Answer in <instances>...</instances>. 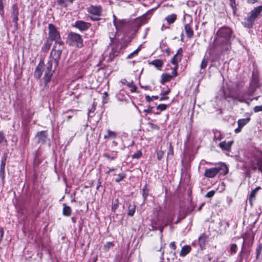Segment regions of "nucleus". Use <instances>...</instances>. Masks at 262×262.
Segmentation results:
<instances>
[{
  "instance_id": "1",
  "label": "nucleus",
  "mask_w": 262,
  "mask_h": 262,
  "mask_svg": "<svg viewBox=\"0 0 262 262\" xmlns=\"http://www.w3.org/2000/svg\"><path fill=\"white\" fill-rule=\"evenodd\" d=\"M232 30L227 27L219 29L213 41V48L220 53L227 51L231 49L230 39Z\"/></svg>"
},
{
  "instance_id": "2",
  "label": "nucleus",
  "mask_w": 262,
  "mask_h": 262,
  "mask_svg": "<svg viewBox=\"0 0 262 262\" xmlns=\"http://www.w3.org/2000/svg\"><path fill=\"white\" fill-rule=\"evenodd\" d=\"M228 171L227 166L225 164H223L217 167L206 168L204 176L208 178H213L215 177L218 173L225 176L228 173Z\"/></svg>"
},
{
  "instance_id": "3",
  "label": "nucleus",
  "mask_w": 262,
  "mask_h": 262,
  "mask_svg": "<svg viewBox=\"0 0 262 262\" xmlns=\"http://www.w3.org/2000/svg\"><path fill=\"white\" fill-rule=\"evenodd\" d=\"M83 42L82 36L80 34L73 32L68 34L66 41L68 45L76 48H82L83 46Z\"/></svg>"
},
{
  "instance_id": "4",
  "label": "nucleus",
  "mask_w": 262,
  "mask_h": 262,
  "mask_svg": "<svg viewBox=\"0 0 262 262\" xmlns=\"http://www.w3.org/2000/svg\"><path fill=\"white\" fill-rule=\"evenodd\" d=\"M49 40L54 41V44H58L59 46H63L64 42L62 40L59 31L56 26L53 24L48 25Z\"/></svg>"
},
{
  "instance_id": "5",
  "label": "nucleus",
  "mask_w": 262,
  "mask_h": 262,
  "mask_svg": "<svg viewBox=\"0 0 262 262\" xmlns=\"http://www.w3.org/2000/svg\"><path fill=\"white\" fill-rule=\"evenodd\" d=\"M88 16L93 21H99L102 16L103 9L101 5H91L86 8Z\"/></svg>"
},
{
  "instance_id": "6",
  "label": "nucleus",
  "mask_w": 262,
  "mask_h": 262,
  "mask_svg": "<svg viewBox=\"0 0 262 262\" xmlns=\"http://www.w3.org/2000/svg\"><path fill=\"white\" fill-rule=\"evenodd\" d=\"M219 92L223 98L228 102H230V99L237 100L240 102H243L244 100V98L238 94L233 95L231 90L228 88L222 87Z\"/></svg>"
},
{
  "instance_id": "7",
  "label": "nucleus",
  "mask_w": 262,
  "mask_h": 262,
  "mask_svg": "<svg viewBox=\"0 0 262 262\" xmlns=\"http://www.w3.org/2000/svg\"><path fill=\"white\" fill-rule=\"evenodd\" d=\"M63 49V46H59L58 44H54L52 49L50 57L52 58L51 60L53 61L55 67L58 65Z\"/></svg>"
},
{
  "instance_id": "8",
  "label": "nucleus",
  "mask_w": 262,
  "mask_h": 262,
  "mask_svg": "<svg viewBox=\"0 0 262 262\" xmlns=\"http://www.w3.org/2000/svg\"><path fill=\"white\" fill-rule=\"evenodd\" d=\"M255 234L253 232L252 229H249L246 231L244 234L241 235V237L243 239L242 248L241 251L244 252V249L245 245L251 246L254 239Z\"/></svg>"
},
{
  "instance_id": "9",
  "label": "nucleus",
  "mask_w": 262,
  "mask_h": 262,
  "mask_svg": "<svg viewBox=\"0 0 262 262\" xmlns=\"http://www.w3.org/2000/svg\"><path fill=\"white\" fill-rule=\"evenodd\" d=\"M250 165L252 169L255 170L257 168L262 173V154H255L252 156L250 161Z\"/></svg>"
},
{
  "instance_id": "10",
  "label": "nucleus",
  "mask_w": 262,
  "mask_h": 262,
  "mask_svg": "<svg viewBox=\"0 0 262 262\" xmlns=\"http://www.w3.org/2000/svg\"><path fill=\"white\" fill-rule=\"evenodd\" d=\"M178 66H174L172 68V75L168 73H163L161 75L160 83L164 84L165 82L170 81L173 77L177 76Z\"/></svg>"
},
{
  "instance_id": "11",
  "label": "nucleus",
  "mask_w": 262,
  "mask_h": 262,
  "mask_svg": "<svg viewBox=\"0 0 262 262\" xmlns=\"http://www.w3.org/2000/svg\"><path fill=\"white\" fill-rule=\"evenodd\" d=\"M74 26L80 31H84L91 27V24L83 20H77L75 21Z\"/></svg>"
},
{
  "instance_id": "12",
  "label": "nucleus",
  "mask_w": 262,
  "mask_h": 262,
  "mask_svg": "<svg viewBox=\"0 0 262 262\" xmlns=\"http://www.w3.org/2000/svg\"><path fill=\"white\" fill-rule=\"evenodd\" d=\"M18 14L19 10L17 5L16 4H13L12 7L11 17L12 18V21L14 23V26L16 28H17L18 27Z\"/></svg>"
},
{
  "instance_id": "13",
  "label": "nucleus",
  "mask_w": 262,
  "mask_h": 262,
  "mask_svg": "<svg viewBox=\"0 0 262 262\" xmlns=\"http://www.w3.org/2000/svg\"><path fill=\"white\" fill-rule=\"evenodd\" d=\"M250 119V117L238 119L237 121L238 127L234 129V133L235 134L240 133L243 127L249 122Z\"/></svg>"
},
{
  "instance_id": "14",
  "label": "nucleus",
  "mask_w": 262,
  "mask_h": 262,
  "mask_svg": "<svg viewBox=\"0 0 262 262\" xmlns=\"http://www.w3.org/2000/svg\"><path fill=\"white\" fill-rule=\"evenodd\" d=\"M261 189V187L257 186L255 189L252 190L248 195V199L249 204L251 207L253 205V202L256 200V196L257 194L258 191Z\"/></svg>"
},
{
  "instance_id": "15",
  "label": "nucleus",
  "mask_w": 262,
  "mask_h": 262,
  "mask_svg": "<svg viewBox=\"0 0 262 262\" xmlns=\"http://www.w3.org/2000/svg\"><path fill=\"white\" fill-rule=\"evenodd\" d=\"M103 156L109 161L115 160L118 157V151L107 150L105 151L103 154Z\"/></svg>"
},
{
  "instance_id": "16",
  "label": "nucleus",
  "mask_w": 262,
  "mask_h": 262,
  "mask_svg": "<svg viewBox=\"0 0 262 262\" xmlns=\"http://www.w3.org/2000/svg\"><path fill=\"white\" fill-rule=\"evenodd\" d=\"M44 63L43 61L40 60L34 71V75L37 79H39L42 75L44 69Z\"/></svg>"
},
{
  "instance_id": "17",
  "label": "nucleus",
  "mask_w": 262,
  "mask_h": 262,
  "mask_svg": "<svg viewBox=\"0 0 262 262\" xmlns=\"http://www.w3.org/2000/svg\"><path fill=\"white\" fill-rule=\"evenodd\" d=\"M183 49L182 48H179L176 55H174L171 59V63L174 66H178V62L181 61L182 56Z\"/></svg>"
},
{
  "instance_id": "18",
  "label": "nucleus",
  "mask_w": 262,
  "mask_h": 262,
  "mask_svg": "<svg viewBox=\"0 0 262 262\" xmlns=\"http://www.w3.org/2000/svg\"><path fill=\"white\" fill-rule=\"evenodd\" d=\"M233 143L234 141L233 140L229 141L228 142H226L225 141H224L223 142H221L219 144V147L223 151L230 152L231 150V146L233 144Z\"/></svg>"
},
{
  "instance_id": "19",
  "label": "nucleus",
  "mask_w": 262,
  "mask_h": 262,
  "mask_svg": "<svg viewBox=\"0 0 262 262\" xmlns=\"http://www.w3.org/2000/svg\"><path fill=\"white\" fill-rule=\"evenodd\" d=\"M38 143H45L47 139L48 135L47 130H42L37 132L36 135Z\"/></svg>"
},
{
  "instance_id": "20",
  "label": "nucleus",
  "mask_w": 262,
  "mask_h": 262,
  "mask_svg": "<svg viewBox=\"0 0 262 262\" xmlns=\"http://www.w3.org/2000/svg\"><path fill=\"white\" fill-rule=\"evenodd\" d=\"M208 238L207 235L205 233H202L199 237V244L201 249L205 248L207 239Z\"/></svg>"
},
{
  "instance_id": "21",
  "label": "nucleus",
  "mask_w": 262,
  "mask_h": 262,
  "mask_svg": "<svg viewBox=\"0 0 262 262\" xmlns=\"http://www.w3.org/2000/svg\"><path fill=\"white\" fill-rule=\"evenodd\" d=\"M261 11L262 6H259L252 10L250 13V15L252 16L253 18L255 20L258 17V16L260 15Z\"/></svg>"
},
{
  "instance_id": "22",
  "label": "nucleus",
  "mask_w": 262,
  "mask_h": 262,
  "mask_svg": "<svg viewBox=\"0 0 262 262\" xmlns=\"http://www.w3.org/2000/svg\"><path fill=\"white\" fill-rule=\"evenodd\" d=\"M120 82L123 84H126L129 88H130V92L132 93L136 92L137 91V86L134 84L133 81L130 82H127L125 79H122Z\"/></svg>"
},
{
  "instance_id": "23",
  "label": "nucleus",
  "mask_w": 262,
  "mask_h": 262,
  "mask_svg": "<svg viewBox=\"0 0 262 262\" xmlns=\"http://www.w3.org/2000/svg\"><path fill=\"white\" fill-rule=\"evenodd\" d=\"M255 20L253 18L252 16L249 15L248 17L245 19L244 22V26L247 28H251L252 27Z\"/></svg>"
},
{
  "instance_id": "24",
  "label": "nucleus",
  "mask_w": 262,
  "mask_h": 262,
  "mask_svg": "<svg viewBox=\"0 0 262 262\" xmlns=\"http://www.w3.org/2000/svg\"><path fill=\"white\" fill-rule=\"evenodd\" d=\"M7 159V156L5 154L2 158V161L1 164L0 173L2 175L3 179L5 177V168L6 165V162Z\"/></svg>"
},
{
  "instance_id": "25",
  "label": "nucleus",
  "mask_w": 262,
  "mask_h": 262,
  "mask_svg": "<svg viewBox=\"0 0 262 262\" xmlns=\"http://www.w3.org/2000/svg\"><path fill=\"white\" fill-rule=\"evenodd\" d=\"M74 0H57V5L61 8H66L72 4Z\"/></svg>"
},
{
  "instance_id": "26",
  "label": "nucleus",
  "mask_w": 262,
  "mask_h": 262,
  "mask_svg": "<svg viewBox=\"0 0 262 262\" xmlns=\"http://www.w3.org/2000/svg\"><path fill=\"white\" fill-rule=\"evenodd\" d=\"M119 53V49L117 46H114L113 45H112V51L110 53L109 58L112 60L116 56H117Z\"/></svg>"
},
{
  "instance_id": "27",
  "label": "nucleus",
  "mask_w": 262,
  "mask_h": 262,
  "mask_svg": "<svg viewBox=\"0 0 262 262\" xmlns=\"http://www.w3.org/2000/svg\"><path fill=\"white\" fill-rule=\"evenodd\" d=\"M256 259L257 260L262 259V243H258L255 250Z\"/></svg>"
},
{
  "instance_id": "28",
  "label": "nucleus",
  "mask_w": 262,
  "mask_h": 262,
  "mask_svg": "<svg viewBox=\"0 0 262 262\" xmlns=\"http://www.w3.org/2000/svg\"><path fill=\"white\" fill-rule=\"evenodd\" d=\"M163 61L161 59H155L149 63L158 70H161L163 66Z\"/></svg>"
},
{
  "instance_id": "29",
  "label": "nucleus",
  "mask_w": 262,
  "mask_h": 262,
  "mask_svg": "<svg viewBox=\"0 0 262 262\" xmlns=\"http://www.w3.org/2000/svg\"><path fill=\"white\" fill-rule=\"evenodd\" d=\"M191 248L189 245L184 246L180 251V255L181 257L185 256L191 251Z\"/></svg>"
},
{
  "instance_id": "30",
  "label": "nucleus",
  "mask_w": 262,
  "mask_h": 262,
  "mask_svg": "<svg viewBox=\"0 0 262 262\" xmlns=\"http://www.w3.org/2000/svg\"><path fill=\"white\" fill-rule=\"evenodd\" d=\"M185 32L187 37L188 38H191L193 36V31L189 24H186L184 26Z\"/></svg>"
},
{
  "instance_id": "31",
  "label": "nucleus",
  "mask_w": 262,
  "mask_h": 262,
  "mask_svg": "<svg viewBox=\"0 0 262 262\" xmlns=\"http://www.w3.org/2000/svg\"><path fill=\"white\" fill-rule=\"evenodd\" d=\"M63 114H69L66 116V119L64 120V121L68 122L73 116L77 115V111L74 110H69L65 112H63Z\"/></svg>"
},
{
  "instance_id": "32",
  "label": "nucleus",
  "mask_w": 262,
  "mask_h": 262,
  "mask_svg": "<svg viewBox=\"0 0 262 262\" xmlns=\"http://www.w3.org/2000/svg\"><path fill=\"white\" fill-rule=\"evenodd\" d=\"M53 72L48 71L47 70L45 71V73L43 77L45 85H47L48 84V83L50 81Z\"/></svg>"
},
{
  "instance_id": "33",
  "label": "nucleus",
  "mask_w": 262,
  "mask_h": 262,
  "mask_svg": "<svg viewBox=\"0 0 262 262\" xmlns=\"http://www.w3.org/2000/svg\"><path fill=\"white\" fill-rule=\"evenodd\" d=\"M63 210H62V214L64 216H69L71 215L72 213V209L71 208L67 205L66 204H63Z\"/></svg>"
},
{
  "instance_id": "34",
  "label": "nucleus",
  "mask_w": 262,
  "mask_h": 262,
  "mask_svg": "<svg viewBox=\"0 0 262 262\" xmlns=\"http://www.w3.org/2000/svg\"><path fill=\"white\" fill-rule=\"evenodd\" d=\"M136 206L135 204L129 203L128 205V213L127 215L130 216H133L135 212Z\"/></svg>"
},
{
  "instance_id": "35",
  "label": "nucleus",
  "mask_w": 262,
  "mask_h": 262,
  "mask_svg": "<svg viewBox=\"0 0 262 262\" xmlns=\"http://www.w3.org/2000/svg\"><path fill=\"white\" fill-rule=\"evenodd\" d=\"M177 16L175 14H171L168 15L165 19L169 24H173L177 19Z\"/></svg>"
},
{
  "instance_id": "36",
  "label": "nucleus",
  "mask_w": 262,
  "mask_h": 262,
  "mask_svg": "<svg viewBox=\"0 0 262 262\" xmlns=\"http://www.w3.org/2000/svg\"><path fill=\"white\" fill-rule=\"evenodd\" d=\"M117 137V134L110 129H107V134L104 136L105 139H108L110 138L115 139Z\"/></svg>"
},
{
  "instance_id": "37",
  "label": "nucleus",
  "mask_w": 262,
  "mask_h": 262,
  "mask_svg": "<svg viewBox=\"0 0 262 262\" xmlns=\"http://www.w3.org/2000/svg\"><path fill=\"white\" fill-rule=\"evenodd\" d=\"M167 106L165 104H160L157 106V110L159 111V112L155 113V114L159 115L160 114V112L166 110Z\"/></svg>"
},
{
  "instance_id": "38",
  "label": "nucleus",
  "mask_w": 262,
  "mask_h": 262,
  "mask_svg": "<svg viewBox=\"0 0 262 262\" xmlns=\"http://www.w3.org/2000/svg\"><path fill=\"white\" fill-rule=\"evenodd\" d=\"M141 46H140L136 50H135L134 52H133L132 53H130L127 57V59H132V58H133L134 56H137L139 51L141 50Z\"/></svg>"
},
{
  "instance_id": "39",
  "label": "nucleus",
  "mask_w": 262,
  "mask_h": 262,
  "mask_svg": "<svg viewBox=\"0 0 262 262\" xmlns=\"http://www.w3.org/2000/svg\"><path fill=\"white\" fill-rule=\"evenodd\" d=\"M237 250V246L236 244H232L230 246L229 252L231 255L235 254Z\"/></svg>"
},
{
  "instance_id": "40",
  "label": "nucleus",
  "mask_w": 262,
  "mask_h": 262,
  "mask_svg": "<svg viewBox=\"0 0 262 262\" xmlns=\"http://www.w3.org/2000/svg\"><path fill=\"white\" fill-rule=\"evenodd\" d=\"M170 93V90L168 89L167 90L161 93L160 95L162 96V97L160 98V101H163L165 100H167L168 99V97L166 96L167 95H168Z\"/></svg>"
},
{
  "instance_id": "41",
  "label": "nucleus",
  "mask_w": 262,
  "mask_h": 262,
  "mask_svg": "<svg viewBox=\"0 0 262 262\" xmlns=\"http://www.w3.org/2000/svg\"><path fill=\"white\" fill-rule=\"evenodd\" d=\"M126 177V174L124 172H122L119 173L118 174V177L115 179V182L117 183H119L121 181H122L124 178Z\"/></svg>"
},
{
  "instance_id": "42",
  "label": "nucleus",
  "mask_w": 262,
  "mask_h": 262,
  "mask_svg": "<svg viewBox=\"0 0 262 262\" xmlns=\"http://www.w3.org/2000/svg\"><path fill=\"white\" fill-rule=\"evenodd\" d=\"M119 206V200L118 199H116L115 200V201L113 202L112 205V210L113 212H115L116 210L117 209V208Z\"/></svg>"
},
{
  "instance_id": "43",
  "label": "nucleus",
  "mask_w": 262,
  "mask_h": 262,
  "mask_svg": "<svg viewBox=\"0 0 262 262\" xmlns=\"http://www.w3.org/2000/svg\"><path fill=\"white\" fill-rule=\"evenodd\" d=\"M4 4L3 0H0V15L1 17L4 18Z\"/></svg>"
},
{
  "instance_id": "44",
  "label": "nucleus",
  "mask_w": 262,
  "mask_h": 262,
  "mask_svg": "<svg viewBox=\"0 0 262 262\" xmlns=\"http://www.w3.org/2000/svg\"><path fill=\"white\" fill-rule=\"evenodd\" d=\"M208 59L207 58H204L202 60L200 67L201 69H205L208 64Z\"/></svg>"
},
{
  "instance_id": "45",
  "label": "nucleus",
  "mask_w": 262,
  "mask_h": 262,
  "mask_svg": "<svg viewBox=\"0 0 262 262\" xmlns=\"http://www.w3.org/2000/svg\"><path fill=\"white\" fill-rule=\"evenodd\" d=\"M148 195V190L147 185H145L142 189V195L144 199H146Z\"/></svg>"
},
{
  "instance_id": "46",
  "label": "nucleus",
  "mask_w": 262,
  "mask_h": 262,
  "mask_svg": "<svg viewBox=\"0 0 262 262\" xmlns=\"http://www.w3.org/2000/svg\"><path fill=\"white\" fill-rule=\"evenodd\" d=\"M114 246V244L112 242H107L106 244L104 245V250L105 251H108L111 248Z\"/></svg>"
},
{
  "instance_id": "47",
  "label": "nucleus",
  "mask_w": 262,
  "mask_h": 262,
  "mask_svg": "<svg viewBox=\"0 0 262 262\" xmlns=\"http://www.w3.org/2000/svg\"><path fill=\"white\" fill-rule=\"evenodd\" d=\"M142 155L141 150H138L136 152L134 153L132 156V159H139Z\"/></svg>"
},
{
  "instance_id": "48",
  "label": "nucleus",
  "mask_w": 262,
  "mask_h": 262,
  "mask_svg": "<svg viewBox=\"0 0 262 262\" xmlns=\"http://www.w3.org/2000/svg\"><path fill=\"white\" fill-rule=\"evenodd\" d=\"M173 148L171 144L169 145V150L167 153V158H171L173 156Z\"/></svg>"
},
{
  "instance_id": "49",
  "label": "nucleus",
  "mask_w": 262,
  "mask_h": 262,
  "mask_svg": "<svg viewBox=\"0 0 262 262\" xmlns=\"http://www.w3.org/2000/svg\"><path fill=\"white\" fill-rule=\"evenodd\" d=\"M53 61L52 60H49L47 63V67L46 68V70L47 71H51V72H53L54 71V70H52V66H53Z\"/></svg>"
},
{
  "instance_id": "50",
  "label": "nucleus",
  "mask_w": 262,
  "mask_h": 262,
  "mask_svg": "<svg viewBox=\"0 0 262 262\" xmlns=\"http://www.w3.org/2000/svg\"><path fill=\"white\" fill-rule=\"evenodd\" d=\"M6 142L7 140L5 138L4 133L2 131H0V143Z\"/></svg>"
},
{
  "instance_id": "51",
  "label": "nucleus",
  "mask_w": 262,
  "mask_h": 262,
  "mask_svg": "<svg viewBox=\"0 0 262 262\" xmlns=\"http://www.w3.org/2000/svg\"><path fill=\"white\" fill-rule=\"evenodd\" d=\"M164 155V152L163 150H159L157 152V159L158 160H161Z\"/></svg>"
},
{
  "instance_id": "52",
  "label": "nucleus",
  "mask_w": 262,
  "mask_h": 262,
  "mask_svg": "<svg viewBox=\"0 0 262 262\" xmlns=\"http://www.w3.org/2000/svg\"><path fill=\"white\" fill-rule=\"evenodd\" d=\"M243 253L242 251H241L238 254L237 258L235 262H243Z\"/></svg>"
},
{
  "instance_id": "53",
  "label": "nucleus",
  "mask_w": 262,
  "mask_h": 262,
  "mask_svg": "<svg viewBox=\"0 0 262 262\" xmlns=\"http://www.w3.org/2000/svg\"><path fill=\"white\" fill-rule=\"evenodd\" d=\"M220 224L221 226H224L225 229H227L229 226V224L228 222L226 221H222L220 222Z\"/></svg>"
},
{
  "instance_id": "54",
  "label": "nucleus",
  "mask_w": 262,
  "mask_h": 262,
  "mask_svg": "<svg viewBox=\"0 0 262 262\" xmlns=\"http://www.w3.org/2000/svg\"><path fill=\"white\" fill-rule=\"evenodd\" d=\"M223 138V135L219 133L218 135L215 134L214 136L213 139L214 140H219L220 141L222 140Z\"/></svg>"
},
{
  "instance_id": "55",
  "label": "nucleus",
  "mask_w": 262,
  "mask_h": 262,
  "mask_svg": "<svg viewBox=\"0 0 262 262\" xmlns=\"http://www.w3.org/2000/svg\"><path fill=\"white\" fill-rule=\"evenodd\" d=\"M148 124L150 128L152 129L159 130L160 129L159 126L157 124H154L151 122H149Z\"/></svg>"
},
{
  "instance_id": "56",
  "label": "nucleus",
  "mask_w": 262,
  "mask_h": 262,
  "mask_svg": "<svg viewBox=\"0 0 262 262\" xmlns=\"http://www.w3.org/2000/svg\"><path fill=\"white\" fill-rule=\"evenodd\" d=\"M253 111L254 113H257L259 112H262V105L255 106L253 108Z\"/></svg>"
},
{
  "instance_id": "57",
  "label": "nucleus",
  "mask_w": 262,
  "mask_h": 262,
  "mask_svg": "<svg viewBox=\"0 0 262 262\" xmlns=\"http://www.w3.org/2000/svg\"><path fill=\"white\" fill-rule=\"evenodd\" d=\"M153 107L148 106L147 109H145L144 112L147 114H151L153 113Z\"/></svg>"
},
{
  "instance_id": "58",
  "label": "nucleus",
  "mask_w": 262,
  "mask_h": 262,
  "mask_svg": "<svg viewBox=\"0 0 262 262\" xmlns=\"http://www.w3.org/2000/svg\"><path fill=\"white\" fill-rule=\"evenodd\" d=\"M214 194H215V191L211 190V191H208L206 193L205 196L206 198H211V197H212L214 195Z\"/></svg>"
},
{
  "instance_id": "59",
  "label": "nucleus",
  "mask_w": 262,
  "mask_h": 262,
  "mask_svg": "<svg viewBox=\"0 0 262 262\" xmlns=\"http://www.w3.org/2000/svg\"><path fill=\"white\" fill-rule=\"evenodd\" d=\"M52 41H53L49 40V39L47 38V42L45 43V47H46V48H47V50H49L50 49V47L51 46Z\"/></svg>"
},
{
  "instance_id": "60",
  "label": "nucleus",
  "mask_w": 262,
  "mask_h": 262,
  "mask_svg": "<svg viewBox=\"0 0 262 262\" xmlns=\"http://www.w3.org/2000/svg\"><path fill=\"white\" fill-rule=\"evenodd\" d=\"M169 247L173 250H175L176 249V243L174 242H172L170 243L169 244Z\"/></svg>"
},
{
  "instance_id": "61",
  "label": "nucleus",
  "mask_w": 262,
  "mask_h": 262,
  "mask_svg": "<svg viewBox=\"0 0 262 262\" xmlns=\"http://www.w3.org/2000/svg\"><path fill=\"white\" fill-rule=\"evenodd\" d=\"M231 7L234 9L235 8V0H229Z\"/></svg>"
},
{
  "instance_id": "62",
  "label": "nucleus",
  "mask_w": 262,
  "mask_h": 262,
  "mask_svg": "<svg viewBox=\"0 0 262 262\" xmlns=\"http://www.w3.org/2000/svg\"><path fill=\"white\" fill-rule=\"evenodd\" d=\"M4 231L3 228H0V243H1L3 236H4Z\"/></svg>"
},
{
  "instance_id": "63",
  "label": "nucleus",
  "mask_w": 262,
  "mask_h": 262,
  "mask_svg": "<svg viewBox=\"0 0 262 262\" xmlns=\"http://www.w3.org/2000/svg\"><path fill=\"white\" fill-rule=\"evenodd\" d=\"M145 100L148 102H150L152 100V97L149 96V95H147L145 96Z\"/></svg>"
},
{
  "instance_id": "64",
  "label": "nucleus",
  "mask_w": 262,
  "mask_h": 262,
  "mask_svg": "<svg viewBox=\"0 0 262 262\" xmlns=\"http://www.w3.org/2000/svg\"><path fill=\"white\" fill-rule=\"evenodd\" d=\"M258 0H247V3L251 4H253L258 2Z\"/></svg>"
}]
</instances>
